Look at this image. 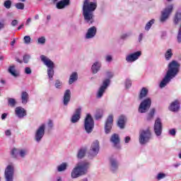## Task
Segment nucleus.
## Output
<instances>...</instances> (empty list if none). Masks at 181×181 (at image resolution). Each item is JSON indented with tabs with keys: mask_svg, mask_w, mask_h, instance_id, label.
Here are the masks:
<instances>
[{
	"mask_svg": "<svg viewBox=\"0 0 181 181\" xmlns=\"http://www.w3.org/2000/svg\"><path fill=\"white\" fill-rule=\"evenodd\" d=\"M179 69H180V64H179L177 61H172L168 64V70L164 77V78L161 81L160 83V88H163L166 87L172 78L176 77L177 76V73H179Z\"/></svg>",
	"mask_w": 181,
	"mask_h": 181,
	"instance_id": "f257e3e1",
	"label": "nucleus"
},
{
	"mask_svg": "<svg viewBox=\"0 0 181 181\" xmlns=\"http://www.w3.org/2000/svg\"><path fill=\"white\" fill-rule=\"evenodd\" d=\"M97 9V1L90 2L85 0L83 6V19L86 23L91 25L94 23V11Z\"/></svg>",
	"mask_w": 181,
	"mask_h": 181,
	"instance_id": "f03ea898",
	"label": "nucleus"
},
{
	"mask_svg": "<svg viewBox=\"0 0 181 181\" xmlns=\"http://www.w3.org/2000/svg\"><path fill=\"white\" fill-rule=\"evenodd\" d=\"M90 162L82 161L76 164V167L72 170L71 176L72 179H77L80 176H84L88 173V169H90Z\"/></svg>",
	"mask_w": 181,
	"mask_h": 181,
	"instance_id": "7ed1b4c3",
	"label": "nucleus"
},
{
	"mask_svg": "<svg viewBox=\"0 0 181 181\" xmlns=\"http://www.w3.org/2000/svg\"><path fill=\"white\" fill-rule=\"evenodd\" d=\"M106 76L107 78L103 80L102 86L99 88L97 93V98H101V97L104 95L105 90H107L110 84H111L110 78H112V77H114V73H112V71H107Z\"/></svg>",
	"mask_w": 181,
	"mask_h": 181,
	"instance_id": "20e7f679",
	"label": "nucleus"
},
{
	"mask_svg": "<svg viewBox=\"0 0 181 181\" xmlns=\"http://www.w3.org/2000/svg\"><path fill=\"white\" fill-rule=\"evenodd\" d=\"M40 59L45 66H47V76L49 80H53V76H54V63L45 55H41Z\"/></svg>",
	"mask_w": 181,
	"mask_h": 181,
	"instance_id": "39448f33",
	"label": "nucleus"
},
{
	"mask_svg": "<svg viewBox=\"0 0 181 181\" xmlns=\"http://www.w3.org/2000/svg\"><path fill=\"white\" fill-rule=\"evenodd\" d=\"M139 135L140 145H146V144H148L151 141V138H152V133L149 129H140Z\"/></svg>",
	"mask_w": 181,
	"mask_h": 181,
	"instance_id": "423d86ee",
	"label": "nucleus"
},
{
	"mask_svg": "<svg viewBox=\"0 0 181 181\" xmlns=\"http://www.w3.org/2000/svg\"><path fill=\"white\" fill-rule=\"evenodd\" d=\"M84 128L87 134H91L94 129V119L90 114H88L85 118Z\"/></svg>",
	"mask_w": 181,
	"mask_h": 181,
	"instance_id": "0eeeda50",
	"label": "nucleus"
},
{
	"mask_svg": "<svg viewBox=\"0 0 181 181\" xmlns=\"http://www.w3.org/2000/svg\"><path fill=\"white\" fill-rule=\"evenodd\" d=\"M151 105H152V100L151 98L144 99L139 105V112H140V114L148 112V110L151 108Z\"/></svg>",
	"mask_w": 181,
	"mask_h": 181,
	"instance_id": "6e6552de",
	"label": "nucleus"
},
{
	"mask_svg": "<svg viewBox=\"0 0 181 181\" xmlns=\"http://www.w3.org/2000/svg\"><path fill=\"white\" fill-rule=\"evenodd\" d=\"M173 11V4L169 5L163 11H162L161 16L160 18V22H161V23H165L167 19H169V16H170V13H172Z\"/></svg>",
	"mask_w": 181,
	"mask_h": 181,
	"instance_id": "1a4fd4ad",
	"label": "nucleus"
},
{
	"mask_svg": "<svg viewBox=\"0 0 181 181\" xmlns=\"http://www.w3.org/2000/svg\"><path fill=\"white\" fill-rule=\"evenodd\" d=\"M46 129V124H41L36 130L35 134V141L36 142H40L45 136V131Z\"/></svg>",
	"mask_w": 181,
	"mask_h": 181,
	"instance_id": "9d476101",
	"label": "nucleus"
},
{
	"mask_svg": "<svg viewBox=\"0 0 181 181\" xmlns=\"http://www.w3.org/2000/svg\"><path fill=\"white\" fill-rule=\"evenodd\" d=\"M98 152H100V142L98 140H95L91 145L88 153V157L94 158L96 155H98Z\"/></svg>",
	"mask_w": 181,
	"mask_h": 181,
	"instance_id": "9b49d317",
	"label": "nucleus"
},
{
	"mask_svg": "<svg viewBox=\"0 0 181 181\" xmlns=\"http://www.w3.org/2000/svg\"><path fill=\"white\" fill-rule=\"evenodd\" d=\"M15 173V168L13 165H8L4 172V177L6 181H13V175Z\"/></svg>",
	"mask_w": 181,
	"mask_h": 181,
	"instance_id": "f8f14e48",
	"label": "nucleus"
},
{
	"mask_svg": "<svg viewBox=\"0 0 181 181\" xmlns=\"http://www.w3.org/2000/svg\"><path fill=\"white\" fill-rule=\"evenodd\" d=\"M114 124V116L112 115H110L105 123V134H110L111 132V129H112V125Z\"/></svg>",
	"mask_w": 181,
	"mask_h": 181,
	"instance_id": "ddd939ff",
	"label": "nucleus"
},
{
	"mask_svg": "<svg viewBox=\"0 0 181 181\" xmlns=\"http://www.w3.org/2000/svg\"><path fill=\"white\" fill-rule=\"evenodd\" d=\"M162 120H160V118L158 117L154 123V133L156 136H160L162 135Z\"/></svg>",
	"mask_w": 181,
	"mask_h": 181,
	"instance_id": "4468645a",
	"label": "nucleus"
},
{
	"mask_svg": "<svg viewBox=\"0 0 181 181\" xmlns=\"http://www.w3.org/2000/svg\"><path fill=\"white\" fill-rule=\"evenodd\" d=\"M28 150L27 149H18V148H13L11 152V155L12 158H18V155L21 156V158H25L28 155Z\"/></svg>",
	"mask_w": 181,
	"mask_h": 181,
	"instance_id": "2eb2a0df",
	"label": "nucleus"
},
{
	"mask_svg": "<svg viewBox=\"0 0 181 181\" xmlns=\"http://www.w3.org/2000/svg\"><path fill=\"white\" fill-rule=\"evenodd\" d=\"M141 54L142 52L141 51L130 54L126 57V62H127V63H134V62H136V60L141 57Z\"/></svg>",
	"mask_w": 181,
	"mask_h": 181,
	"instance_id": "dca6fc26",
	"label": "nucleus"
},
{
	"mask_svg": "<svg viewBox=\"0 0 181 181\" xmlns=\"http://www.w3.org/2000/svg\"><path fill=\"white\" fill-rule=\"evenodd\" d=\"M81 115V107H78L75 110V113L72 115L71 118V122L72 124H76V122H78L80 121Z\"/></svg>",
	"mask_w": 181,
	"mask_h": 181,
	"instance_id": "f3484780",
	"label": "nucleus"
},
{
	"mask_svg": "<svg viewBox=\"0 0 181 181\" xmlns=\"http://www.w3.org/2000/svg\"><path fill=\"white\" fill-rule=\"evenodd\" d=\"M95 35H97V28L93 26L88 29L85 37L86 39H93V37H95Z\"/></svg>",
	"mask_w": 181,
	"mask_h": 181,
	"instance_id": "a211bd4d",
	"label": "nucleus"
},
{
	"mask_svg": "<svg viewBox=\"0 0 181 181\" xmlns=\"http://www.w3.org/2000/svg\"><path fill=\"white\" fill-rule=\"evenodd\" d=\"M15 112L16 115L21 119L23 118L24 117H26L27 115L26 110H25V108L22 107H17L15 110Z\"/></svg>",
	"mask_w": 181,
	"mask_h": 181,
	"instance_id": "6ab92c4d",
	"label": "nucleus"
},
{
	"mask_svg": "<svg viewBox=\"0 0 181 181\" xmlns=\"http://www.w3.org/2000/svg\"><path fill=\"white\" fill-rule=\"evenodd\" d=\"M180 108V103L177 100L173 102L169 107L170 111H172L173 112H177V111H179Z\"/></svg>",
	"mask_w": 181,
	"mask_h": 181,
	"instance_id": "aec40b11",
	"label": "nucleus"
},
{
	"mask_svg": "<svg viewBox=\"0 0 181 181\" xmlns=\"http://www.w3.org/2000/svg\"><path fill=\"white\" fill-rule=\"evenodd\" d=\"M70 98H71V91L69 89L65 90L64 94V105H68L70 103Z\"/></svg>",
	"mask_w": 181,
	"mask_h": 181,
	"instance_id": "412c9836",
	"label": "nucleus"
},
{
	"mask_svg": "<svg viewBox=\"0 0 181 181\" xmlns=\"http://www.w3.org/2000/svg\"><path fill=\"white\" fill-rule=\"evenodd\" d=\"M110 142L113 144L115 148H118V144L120 142L119 135L113 134L110 137Z\"/></svg>",
	"mask_w": 181,
	"mask_h": 181,
	"instance_id": "4be33fe9",
	"label": "nucleus"
},
{
	"mask_svg": "<svg viewBox=\"0 0 181 181\" xmlns=\"http://www.w3.org/2000/svg\"><path fill=\"white\" fill-rule=\"evenodd\" d=\"M125 122H127V117L124 115L119 116L117 121V126L120 129H124V128H125Z\"/></svg>",
	"mask_w": 181,
	"mask_h": 181,
	"instance_id": "5701e85b",
	"label": "nucleus"
},
{
	"mask_svg": "<svg viewBox=\"0 0 181 181\" xmlns=\"http://www.w3.org/2000/svg\"><path fill=\"white\" fill-rule=\"evenodd\" d=\"M70 5V0H62L57 3V9H64L65 6Z\"/></svg>",
	"mask_w": 181,
	"mask_h": 181,
	"instance_id": "b1692460",
	"label": "nucleus"
},
{
	"mask_svg": "<svg viewBox=\"0 0 181 181\" xmlns=\"http://www.w3.org/2000/svg\"><path fill=\"white\" fill-rule=\"evenodd\" d=\"M101 69V62H95L91 66L92 73L93 74H97L100 69Z\"/></svg>",
	"mask_w": 181,
	"mask_h": 181,
	"instance_id": "393cba45",
	"label": "nucleus"
},
{
	"mask_svg": "<svg viewBox=\"0 0 181 181\" xmlns=\"http://www.w3.org/2000/svg\"><path fill=\"white\" fill-rule=\"evenodd\" d=\"M110 169L112 172H115L118 170V162L114 158L110 159Z\"/></svg>",
	"mask_w": 181,
	"mask_h": 181,
	"instance_id": "a878e982",
	"label": "nucleus"
},
{
	"mask_svg": "<svg viewBox=\"0 0 181 181\" xmlns=\"http://www.w3.org/2000/svg\"><path fill=\"white\" fill-rule=\"evenodd\" d=\"M21 101L22 104H28V102L29 101V93H28V92L23 91L21 93Z\"/></svg>",
	"mask_w": 181,
	"mask_h": 181,
	"instance_id": "bb28decb",
	"label": "nucleus"
},
{
	"mask_svg": "<svg viewBox=\"0 0 181 181\" xmlns=\"http://www.w3.org/2000/svg\"><path fill=\"white\" fill-rule=\"evenodd\" d=\"M78 78V75H77V72H73L69 77V84H73L74 81H77Z\"/></svg>",
	"mask_w": 181,
	"mask_h": 181,
	"instance_id": "cd10ccee",
	"label": "nucleus"
},
{
	"mask_svg": "<svg viewBox=\"0 0 181 181\" xmlns=\"http://www.w3.org/2000/svg\"><path fill=\"white\" fill-rule=\"evenodd\" d=\"M165 59L167 61L170 60V59H172V57H173V52L172 51V49L169 48L166 50L165 54Z\"/></svg>",
	"mask_w": 181,
	"mask_h": 181,
	"instance_id": "c85d7f7f",
	"label": "nucleus"
},
{
	"mask_svg": "<svg viewBox=\"0 0 181 181\" xmlns=\"http://www.w3.org/2000/svg\"><path fill=\"white\" fill-rule=\"evenodd\" d=\"M149 90L146 88H142L140 94L139 95V100H142V98H145L148 95V93Z\"/></svg>",
	"mask_w": 181,
	"mask_h": 181,
	"instance_id": "c756f323",
	"label": "nucleus"
},
{
	"mask_svg": "<svg viewBox=\"0 0 181 181\" xmlns=\"http://www.w3.org/2000/svg\"><path fill=\"white\" fill-rule=\"evenodd\" d=\"M86 151L87 150L85 148H81V149H79L77 153V158L83 159V157L86 156Z\"/></svg>",
	"mask_w": 181,
	"mask_h": 181,
	"instance_id": "7c9ffc66",
	"label": "nucleus"
},
{
	"mask_svg": "<svg viewBox=\"0 0 181 181\" xmlns=\"http://www.w3.org/2000/svg\"><path fill=\"white\" fill-rule=\"evenodd\" d=\"M8 73L11 74L13 77H18V74L16 72V70L15 69V65L11 66L8 68Z\"/></svg>",
	"mask_w": 181,
	"mask_h": 181,
	"instance_id": "2f4dec72",
	"label": "nucleus"
},
{
	"mask_svg": "<svg viewBox=\"0 0 181 181\" xmlns=\"http://www.w3.org/2000/svg\"><path fill=\"white\" fill-rule=\"evenodd\" d=\"M67 169V163H62L57 167L58 172H64Z\"/></svg>",
	"mask_w": 181,
	"mask_h": 181,
	"instance_id": "473e14b6",
	"label": "nucleus"
},
{
	"mask_svg": "<svg viewBox=\"0 0 181 181\" xmlns=\"http://www.w3.org/2000/svg\"><path fill=\"white\" fill-rule=\"evenodd\" d=\"M180 21H181V13L177 12L174 18L175 25H177V23L180 22Z\"/></svg>",
	"mask_w": 181,
	"mask_h": 181,
	"instance_id": "72a5a7b5",
	"label": "nucleus"
},
{
	"mask_svg": "<svg viewBox=\"0 0 181 181\" xmlns=\"http://www.w3.org/2000/svg\"><path fill=\"white\" fill-rule=\"evenodd\" d=\"M155 115V108L150 110V112L147 115V121H151L153 119V116Z\"/></svg>",
	"mask_w": 181,
	"mask_h": 181,
	"instance_id": "f704fd0d",
	"label": "nucleus"
},
{
	"mask_svg": "<svg viewBox=\"0 0 181 181\" xmlns=\"http://www.w3.org/2000/svg\"><path fill=\"white\" fill-rule=\"evenodd\" d=\"M153 23H155V19H151L148 21L145 26V30H149V29L152 28V25H153Z\"/></svg>",
	"mask_w": 181,
	"mask_h": 181,
	"instance_id": "c9c22d12",
	"label": "nucleus"
},
{
	"mask_svg": "<svg viewBox=\"0 0 181 181\" xmlns=\"http://www.w3.org/2000/svg\"><path fill=\"white\" fill-rule=\"evenodd\" d=\"M55 87L56 88H58L59 90L62 89L63 88V82L62 81L57 79L55 81Z\"/></svg>",
	"mask_w": 181,
	"mask_h": 181,
	"instance_id": "e433bc0d",
	"label": "nucleus"
},
{
	"mask_svg": "<svg viewBox=\"0 0 181 181\" xmlns=\"http://www.w3.org/2000/svg\"><path fill=\"white\" fill-rule=\"evenodd\" d=\"M8 104L10 107H15L16 105V100L13 98H8Z\"/></svg>",
	"mask_w": 181,
	"mask_h": 181,
	"instance_id": "4c0bfd02",
	"label": "nucleus"
},
{
	"mask_svg": "<svg viewBox=\"0 0 181 181\" xmlns=\"http://www.w3.org/2000/svg\"><path fill=\"white\" fill-rule=\"evenodd\" d=\"M15 6L17 9H20L21 11H23L25 9V4L23 3H16L15 4Z\"/></svg>",
	"mask_w": 181,
	"mask_h": 181,
	"instance_id": "58836bf2",
	"label": "nucleus"
},
{
	"mask_svg": "<svg viewBox=\"0 0 181 181\" xmlns=\"http://www.w3.org/2000/svg\"><path fill=\"white\" fill-rule=\"evenodd\" d=\"M166 177V174L160 173L157 175L156 179L157 180H162V179H165Z\"/></svg>",
	"mask_w": 181,
	"mask_h": 181,
	"instance_id": "ea45409f",
	"label": "nucleus"
},
{
	"mask_svg": "<svg viewBox=\"0 0 181 181\" xmlns=\"http://www.w3.org/2000/svg\"><path fill=\"white\" fill-rule=\"evenodd\" d=\"M11 5L12 1H11V0H7L4 2V6L6 8V9H11Z\"/></svg>",
	"mask_w": 181,
	"mask_h": 181,
	"instance_id": "a19ab883",
	"label": "nucleus"
},
{
	"mask_svg": "<svg viewBox=\"0 0 181 181\" xmlns=\"http://www.w3.org/2000/svg\"><path fill=\"white\" fill-rule=\"evenodd\" d=\"M125 86H126V88H129V87L132 86V81H131V79L129 78L126 79Z\"/></svg>",
	"mask_w": 181,
	"mask_h": 181,
	"instance_id": "79ce46f5",
	"label": "nucleus"
},
{
	"mask_svg": "<svg viewBox=\"0 0 181 181\" xmlns=\"http://www.w3.org/2000/svg\"><path fill=\"white\" fill-rule=\"evenodd\" d=\"M37 42L39 45H45V43H46V38L45 37H41L38 38Z\"/></svg>",
	"mask_w": 181,
	"mask_h": 181,
	"instance_id": "37998d69",
	"label": "nucleus"
},
{
	"mask_svg": "<svg viewBox=\"0 0 181 181\" xmlns=\"http://www.w3.org/2000/svg\"><path fill=\"white\" fill-rule=\"evenodd\" d=\"M24 43H25V45L30 43V36L26 35L24 37Z\"/></svg>",
	"mask_w": 181,
	"mask_h": 181,
	"instance_id": "c03bdc74",
	"label": "nucleus"
},
{
	"mask_svg": "<svg viewBox=\"0 0 181 181\" xmlns=\"http://www.w3.org/2000/svg\"><path fill=\"white\" fill-rule=\"evenodd\" d=\"M105 61L107 62V63H111V62H112V55H106L105 56Z\"/></svg>",
	"mask_w": 181,
	"mask_h": 181,
	"instance_id": "a18cd8bd",
	"label": "nucleus"
},
{
	"mask_svg": "<svg viewBox=\"0 0 181 181\" xmlns=\"http://www.w3.org/2000/svg\"><path fill=\"white\" fill-rule=\"evenodd\" d=\"M30 59V55L25 54L23 56V62L24 63H29V59Z\"/></svg>",
	"mask_w": 181,
	"mask_h": 181,
	"instance_id": "49530a36",
	"label": "nucleus"
},
{
	"mask_svg": "<svg viewBox=\"0 0 181 181\" xmlns=\"http://www.w3.org/2000/svg\"><path fill=\"white\" fill-rule=\"evenodd\" d=\"M95 119H101L103 118V112H97L95 115Z\"/></svg>",
	"mask_w": 181,
	"mask_h": 181,
	"instance_id": "de8ad7c7",
	"label": "nucleus"
},
{
	"mask_svg": "<svg viewBox=\"0 0 181 181\" xmlns=\"http://www.w3.org/2000/svg\"><path fill=\"white\" fill-rule=\"evenodd\" d=\"M25 74H32V69L30 67H25Z\"/></svg>",
	"mask_w": 181,
	"mask_h": 181,
	"instance_id": "09e8293b",
	"label": "nucleus"
},
{
	"mask_svg": "<svg viewBox=\"0 0 181 181\" xmlns=\"http://www.w3.org/2000/svg\"><path fill=\"white\" fill-rule=\"evenodd\" d=\"M48 128L52 129L53 128V120L49 119L47 123Z\"/></svg>",
	"mask_w": 181,
	"mask_h": 181,
	"instance_id": "8fccbe9b",
	"label": "nucleus"
},
{
	"mask_svg": "<svg viewBox=\"0 0 181 181\" xmlns=\"http://www.w3.org/2000/svg\"><path fill=\"white\" fill-rule=\"evenodd\" d=\"M169 134L170 135L175 136V135H176V130L175 129H172L169 131Z\"/></svg>",
	"mask_w": 181,
	"mask_h": 181,
	"instance_id": "3c124183",
	"label": "nucleus"
},
{
	"mask_svg": "<svg viewBox=\"0 0 181 181\" xmlns=\"http://www.w3.org/2000/svg\"><path fill=\"white\" fill-rule=\"evenodd\" d=\"M129 36H131V34L125 33V34L122 35L121 38L122 39H127V37H129Z\"/></svg>",
	"mask_w": 181,
	"mask_h": 181,
	"instance_id": "603ef678",
	"label": "nucleus"
},
{
	"mask_svg": "<svg viewBox=\"0 0 181 181\" xmlns=\"http://www.w3.org/2000/svg\"><path fill=\"white\" fill-rule=\"evenodd\" d=\"M19 23V21L18 20H13L11 21V26H16Z\"/></svg>",
	"mask_w": 181,
	"mask_h": 181,
	"instance_id": "864d4df0",
	"label": "nucleus"
},
{
	"mask_svg": "<svg viewBox=\"0 0 181 181\" xmlns=\"http://www.w3.org/2000/svg\"><path fill=\"white\" fill-rule=\"evenodd\" d=\"M5 135L6 136H11L12 135V132L9 129H7L5 132Z\"/></svg>",
	"mask_w": 181,
	"mask_h": 181,
	"instance_id": "5fc2aeb1",
	"label": "nucleus"
},
{
	"mask_svg": "<svg viewBox=\"0 0 181 181\" xmlns=\"http://www.w3.org/2000/svg\"><path fill=\"white\" fill-rule=\"evenodd\" d=\"M129 141H131V137L129 136H126L125 139H124V142L125 144H129Z\"/></svg>",
	"mask_w": 181,
	"mask_h": 181,
	"instance_id": "6e6d98bb",
	"label": "nucleus"
},
{
	"mask_svg": "<svg viewBox=\"0 0 181 181\" xmlns=\"http://www.w3.org/2000/svg\"><path fill=\"white\" fill-rule=\"evenodd\" d=\"M30 22H32V18H28L25 23L26 26H29V24L30 23Z\"/></svg>",
	"mask_w": 181,
	"mask_h": 181,
	"instance_id": "4d7b16f0",
	"label": "nucleus"
},
{
	"mask_svg": "<svg viewBox=\"0 0 181 181\" xmlns=\"http://www.w3.org/2000/svg\"><path fill=\"white\" fill-rule=\"evenodd\" d=\"M143 37H144V34H143V33H141V34L139 35V42H142Z\"/></svg>",
	"mask_w": 181,
	"mask_h": 181,
	"instance_id": "13d9d810",
	"label": "nucleus"
},
{
	"mask_svg": "<svg viewBox=\"0 0 181 181\" xmlns=\"http://www.w3.org/2000/svg\"><path fill=\"white\" fill-rule=\"evenodd\" d=\"M4 28H5V23L0 22V30H2V29H4Z\"/></svg>",
	"mask_w": 181,
	"mask_h": 181,
	"instance_id": "bf43d9fd",
	"label": "nucleus"
},
{
	"mask_svg": "<svg viewBox=\"0 0 181 181\" xmlns=\"http://www.w3.org/2000/svg\"><path fill=\"white\" fill-rule=\"evenodd\" d=\"M8 117V114L4 113L1 115V119H5Z\"/></svg>",
	"mask_w": 181,
	"mask_h": 181,
	"instance_id": "052dcab7",
	"label": "nucleus"
},
{
	"mask_svg": "<svg viewBox=\"0 0 181 181\" xmlns=\"http://www.w3.org/2000/svg\"><path fill=\"white\" fill-rule=\"evenodd\" d=\"M52 19V16L47 15V23H49V21Z\"/></svg>",
	"mask_w": 181,
	"mask_h": 181,
	"instance_id": "680f3d73",
	"label": "nucleus"
},
{
	"mask_svg": "<svg viewBox=\"0 0 181 181\" xmlns=\"http://www.w3.org/2000/svg\"><path fill=\"white\" fill-rule=\"evenodd\" d=\"M179 166H180V163L173 164L174 168H179Z\"/></svg>",
	"mask_w": 181,
	"mask_h": 181,
	"instance_id": "e2e57ef3",
	"label": "nucleus"
},
{
	"mask_svg": "<svg viewBox=\"0 0 181 181\" xmlns=\"http://www.w3.org/2000/svg\"><path fill=\"white\" fill-rule=\"evenodd\" d=\"M16 42V40H13V41H11V46H14V45H15Z\"/></svg>",
	"mask_w": 181,
	"mask_h": 181,
	"instance_id": "0e129e2a",
	"label": "nucleus"
},
{
	"mask_svg": "<svg viewBox=\"0 0 181 181\" xmlns=\"http://www.w3.org/2000/svg\"><path fill=\"white\" fill-rule=\"evenodd\" d=\"M24 26V24H21L20 26H18V30H21V28H23Z\"/></svg>",
	"mask_w": 181,
	"mask_h": 181,
	"instance_id": "69168bd1",
	"label": "nucleus"
},
{
	"mask_svg": "<svg viewBox=\"0 0 181 181\" xmlns=\"http://www.w3.org/2000/svg\"><path fill=\"white\" fill-rule=\"evenodd\" d=\"M57 181H62V177H58Z\"/></svg>",
	"mask_w": 181,
	"mask_h": 181,
	"instance_id": "338daca9",
	"label": "nucleus"
},
{
	"mask_svg": "<svg viewBox=\"0 0 181 181\" xmlns=\"http://www.w3.org/2000/svg\"><path fill=\"white\" fill-rule=\"evenodd\" d=\"M35 19H39V15H35Z\"/></svg>",
	"mask_w": 181,
	"mask_h": 181,
	"instance_id": "774afa93",
	"label": "nucleus"
}]
</instances>
